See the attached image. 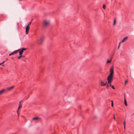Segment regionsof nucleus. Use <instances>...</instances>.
<instances>
[{"mask_svg":"<svg viewBox=\"0 0 134 134\" xmlns=\"http://www.w3.org/2000/svg\"><path fill=\"white\" fill-rule=\"evenodd\" d=\"M44 39V36H41L39 40H37V43L38 45L41 44L43 43Z\"/></svg>","mask_w":134,"mask_h":134,"instance_id":"f257e3e1","label":"nucleus"},{"mask_svg":"<svg viewBox=\"0 0 134 134\" xmlns=\"http://www.w3.org/2000/svg\"><path fill=\"white\" fill-rule=\"evenodd\" d=\"M113 75H109L107 78L108 83H110L113 81Z\"/></svg>","mask_w":134,"mask_h":134,"instance_id":"f03ea898","label":"nucleus"},{"mask_svg":"<svg viewBox=\"0 0 134 134\" xmlns=\"http://www.w3.org/2000/svg\"><path fill=\"white\" fill-rule=\"evenodd\" d=\"M49 21L46 20H44L43 21V25L44 26H47L49 24Z\"/></svg>","mask_w":134,"mask_h":134,"instance_id":"7ed1b4c3","label":"nucleus"},{"mask_svg":"<svg viewBox=\"0 0 134 134\" xmlns=\"http://www.w3.org/2000/svg\"><path fill=\"white\" fill-rule=\"evenodd\" d=\"M20 50H21V49H20L18 50L14 51L11 53L10 54H9V55L11 56L13 54H16L17 53H18L19 51H20Z\"/></svg>","mask_w":134,"mask_h":134,"instance_id":"20e7f679","label":"nucleus"},{"mask_svg":"<svg viewBox=\"0 0 134 134\" xmlns=\"http://www.w3.org/2000/svg\"><path fill=\"white\" fill-rule=\"evenodd\" d=\"M30 29V27L29 26V25H27L26 27V34H27L29 33V30Z\"/></svg>","mask_w":134,"mask_h":134,"instance_id":"39448f33","label":"nucleus"},{"mask_svg":"<svg viewBox=\"0 0 134 134\" xmlns=\"http://www.w3.org/2000/svg\"><path fill=\"white\" fill-rule=\"evenodd\" d=\"M110 74L109 75H113V74L114 73V70H113V68L111 67L110 68Z\"/></svg>","mask_w":134,"mask_h":134,"instance_id":"423d86ee","label":"nucleus"},{"mask_svg":"<svg viewBox=\"0 0 134 134\" xmlns=\"http://www.w3.org/2000/svg\"><path fill=\"white\" fill-rule=\"evenodd\" d=\"M107 83V82H106L105 83H104L102 81H101L100 85L101 86H105Z\"/></svg>","mask_w":134,"mask_h":134,"instance_id":"0eeeda50","label":"nucleus"},{"mask_svg":"<svg viewBox=\"0 0 134 134\" xmlns=\"http://www.w3.org/2000/svg\"><path fill=\"white\" fill-rule=\"evenodd\" d=\"M21 101H20L19 103V107H18V110L17 111V113L18 114V116L19 115L18 114V110L20 109V108H21V107H22V105H21V103H21Z\"/></svg>","mask_w":134,"mask_h":134,"instance_id":"6e6552de","label":"nucleus"},{"mask_svg":"<svg viewBox=\"0 0 134 134\" xmlns=\"http://www.w3.org/2000/svg\"><path fill=\"white\" fill-rule=\"evenodd\" d=\"M14 87V86H12L10 87L7 88V90L8 91H10L12 90Z\"/></svg>","mask_w":134,"mask_h":134,"instance_id":"1a4fd4ad","label":"nucleus"},{"mask_svg":"<svg viewBox=\"0 0 134 134\" xmlns=\"http://www.w3.org/2000/svg\"><path fill=\"white\" fill-rule=\"evenodd\" d=\"M5 91V90L4 89H3L0 91V95H1L3 94Z\"/></svg>","mask_w":134,"mask_h":134,"instance_id":"9d476101","label":"nucleus"},{"mask_svg":"<svg viewBox=\"0 0 134 134\" xmlns=\"http://www.w3.org/2000/svg\"><path fill=\"white\" fill-rule=\"evenodd\" d=\"M127 37H124L123 39L122 40L121 42H125L127 38Z\"/></svg>","mask_w":134,"mask_h":134,"instance_id":"9b49d317","label":"nucleus"},{"mask_svg":"<svg viewBox=\"0 0 134 134\" xmlns=\"http://www.w3.org/2000/svg\"><path fill=\"white\" fill-rule=\"evenodd\" d=\"M40 118L38 117H36L33 118L32 119L33 120H37L38 119Z\"/></svg>","mask_w":134,"mask_h":134,"instance_id":"f8f14e48","label":"nucleus"},{"mask_svg":"<svg viewBox=\"0 0 134 134\" xmlns=\"http://www.w3.org/2000/svg\"><path fill=\"white\" fill-rule=\"evenodd\" d=\"M20 50H21L19 52V54L20 55H21L23 54V50H21V49Z\"/></svg>","mask_w":134,"mask_h":134,"instance_id":"ddd939ff","label":"nucleus"},{"mask_svg":"<svg viewBox=\"0 0 134 134\" xmlns=\"http://www.w3.org/2000/svg\"><path fill=\"white\" fill-rule=\"evenodd\" d=\"M124 103H125V105L126 106H127V102H126V99L125 98V99H124Z\"/></svg>","mask_w":134,"mask_h":134,"instance_id":"4468645a","label":"nucleus"},{"mask_svg":"<svg viewBox=\"0 0 134 134\" xmlns=\"http://www.w3.org/2000/svg\"><path fill=\"white\" fill-rule=\"evenodd\" d=\"M111 59L110 60H109V59H108L107 62V63H109L111 62Z\"/></svg>","mask_w":134,"mask_h":134,"instance_id":"2eb2a0df","label":"nucleus"},{"mask_svg":"<svg viewBox=\"0 0 134 134\" xmlns=\"http://www.w3.org/2000/svg\"><path fill=\"white\" fill-rule=\"evenodd\" d=\"M24 57V56L21 55H20V56H19V57H18V59H20L21 57Z\"/></svg>","mask_w":134,"mask_h":134,"instance_id":"dca6fc26","label":"nucleus"},{"mask_svg":"<svg viewBox=\"0 0 134 134\" xmlns=\"http://www.w3.org/2000/svg\"><path fill=\"white\" fill-rule=\"evenodd\" d=\"M115 23H116V20H115V18L114 19V23H113V25H115Z\"/></svg>","mask_w":134,"mask_h":134,"instance_id":"f3484780","label":"nucleus"},{"mask_svg":"<svg viewBox=\"0 0 134 134\" xmlns=\"http://www.w3.org/2000/svg\"><path fill=\"white\" fill-rule=\"evenodd\" d=\"M26 49V48H22L21 49V50H23V51H24Z\"/></svg>","mask_w":134,"mask_h":134,"instance_id":"a211bd4d","label":"nucleus"},{"mask_svg":"<svg viewBox=\"0 0 134 134\" xmlns=\"http://www.w3.org/2000/svg\"><path fill=\"white\" fill-rule=\"evenodd\" d=\"M103 8L104 9H105V5L104 4H103Z\"/></svg>","mask_w":134,"mask_h":134,"instance_id":"6ab92c4d","label":"nucleus"},{"mask_svg":"<svg viewBox=\"0 0 134 134\" xmlns=\"http://www.w3.org/2000/svg\"><path fill=\"white\" fill-rule=\"evenodd\" d=\"M32 20H33L32 19V20H31V21L29 23V24H28V25H29H29H30L31 24V22H32Z\"/></svg>","mask_w":134,"mask_h":134,"instance_id":"aec40b11","label":"nucleus"},{"mask_svg":"<svg viewBox=\"0 0 134 134\" xmlns=\"http://www.w3.org/2000/svg\"><path fill=\"white\" fill-rule=\"evenodd\" d=\"M127 81H128L127 80L125 81V85H126V83L127 82Z\"/></svg>","mask_w":134,"mask_h":134,"instance_id":"412c9836","label":"nucleus"},{"mask_svg":"<svg viewBox=\"0 0 134 134\" xmlns=\"http://www.w3.org/2000/svg\"><path fill=\"white\" fill-rule=\"evenodd\" d=\"M109 83H108V84H107V86H106V88H107V89H108V84Z\"/></svg>","mask_w":134,"mask_h":134,"instance_id":"4be33fe9","label":"nucleus"},{"mask_svg":"<svg viewBox=\"0 0 134 134\" xmlns=\"http://www.w3.org/2000/svg\"><path fill=\"white\" fill-rule=\"evenodd\" d=\"M113 118L114 120H115V115L114 114H113Z\"/></svg>","mask_w":134,"mask_h":134,"instance_id":"5701e85b","label":"nucleus"},{"mask_svg":"<svg viewBox=\"0 0 134 134\" xmlns=\"http://www.w3.org/2000/svg\"><path fill=\"white\" fill-rule=\"evenodd\" d=\"M111 87L113 89H115V88H114V86H111Z\"/></svg>","mask_w":134,"mask_h":134,"instance_id":"b1692460","label":"nucleus"},{"mask_svg":"<svg viewBox=\"0 0 134 134\" xmlns=\"http://www.w3.org/2000/svg\"><path fill=\"white\" fill-rule=\"evenodd\" d=\"M5 62V61H4L2 63H0V65H1V64L4 63Z\"/></svg>","mask_w":134,"mask_h":134,"instance_id":"393cba45","label":"nucleus"},{"mask_svg":"<svg viewBox=\"0 0 134 134\" xmlns=\"http://www.w3.org/2000/svg\"><path fill=\"white\" fill-rule=\"evenodd\" d=\"M120 43H119V46H118V49H119V47H120Z\"/></svg>","mask_w":134,"mask_h":134,"instance_id":"a878e982","label":"nucleus"},{"mask_svg":"<svg viewBox=\"0 0 134 134\" xmlns=\"http://www.w3.org/2000/svg\"><path fill=\"white\" fill-rule=\"evenodd\" d=\"M113 103H111V106H113Z\"/></svg>","mask_w":134,"mask_h":134,"instance_id":"bb28decb","label":"nucleus"},{"mask_svg":"<svg viewBox=\"0 0 134 134\" xmlns=\"http://www.w3.org/2000/svg\"><path fill=\"white\" fill-rule=\"evenodd\" d=\"M124 125H125V122L124 121Z\"/></svg>","mask_w":134,"mask_h":134,"instance_id":"cd10ccee","label":"nucleus"},{"mask_svg":"<svg viewBox=\"0 0 134 134\" xmlns=\"http://www.w3.org/2000/svg\"><path fill=\"white\" fill-rule=\"evenodd\" d=\"M124 127L125 129V125H124Z\"/></svg>","mask_w":134,"mask_h":134,"instance_id":"c85d7f7f","label":"nucleus"},{"mask_svg":"<svg viewBox=\"0 0 134 134\" xmlns=\"http://www.w3.org/2000/svg\"><path fill=\"white\" fill-rule=\"evenodd\" d=\"M109 84H110V86H111H111H112V85H111V84H110V83H109Z\"/></svg>","mask_w":134,"mask_h":134,"instance_id":"c756f323","label":"nucleus"},{"mask_svg":"<svg viewBox=\"0 0 134 134\" xmlns=\"http://www.w3.org/2000/svg\"><path fill=\"white\" fill-rule=\"evenodd\" d=\"M111 103H113V101L112 100H111Z\"/></svg>","mask_w":134,"mask_h":134,"instance_id":"7c9ffc66","label":"nucleus"}]
</instances>
